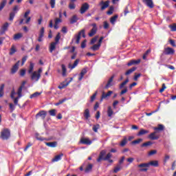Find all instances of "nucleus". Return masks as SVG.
Listing matches in <instances>:
<instances>
[{
  "mask_svg": "<svg viewBox=\"0 0 176 176\" xmlns=\"http://www.w3.org/2000/svg\"><path fill=\"white\" fill-rule=\"evenodd\" d=\"M153 143L151 141H148V142H144L143 143L142 145H141V148H146L148 146H151V145H153Z\"/></svg>",
  "mask_w": 176,
  "mask_h": 176,
  "instance_id": "obj_30",
  "label": "nucleus"
},
{
  "mask_svg": "<svg viewBox=\"0 0 176 176\" xmlns=\"http://www.w3.org/2000/svg\"><path fill=\"white\" fill-rule=\"evenodd\" d=\"M18 10H20V8H19V6H15L13 8V12L16 14Z\"/></svg>",
  "mask_w": 176,
  "mask_h": 176,
  "instance_id": "obj_61",
  "label": "nucleus"
},
{
  "mask_svg": "<svg viewBox=\"0 0 176 176\" xmlns=\"http://www.w3.org/2000/svg\"><path fill=\"white\" fill-rule=\"evenodd\" d=\"M140 142H142V139L139 138V139H137V140H133V141L132 142V144H133V145H135V144H140Z\"/></svg>",
  "mask_w": 176,
  "mask_h": 176,
  "instance_id": "obj_48",
  "label": "nucleus"
},
{
  "mask_svg": "<svg viewBox=\"0 0 176 176\" xmlns=\"http://www.w3.org/2000/svg\"><path fill=\"white\" fill-rule=\"evenodd\" d=\"M140 63H141V59L131 60L127 63V65L128 67H131V65H137L140 64Z\"/></svg>",
  "mask_w": 176,
  "mask_h": 176,
  "instance_id": "obj_14",
  "label": "nucleus"
},
{
  "mask_svg": "<svg viewBox=\"0 0 176 176\" xmlns=\"http://www.w3.org/2000/svg\"><path fill=\"white\" fill-rule=\"evenodd\" d=\"M157 153V151L152 150L148 153V156H153V155H156Z\"/></svg>",
  "mask_w": 176,
  "mask_h": 176,
  "instance_id": "obj_58",
  "label": "nucleus"
},
{
  "mask_svg": "<svg viewBox=\"0 0 176 176\" xmlns=\"http://www.w3.org/2000/svg\"><path fill=\"white\" fill-rule=\"evenodd\" d=\"M36 140H38V141H45V138L39 136V133L36 134Z\"/></svg>",
  "mask_w": 176,
  "mask_h": 176,
  "instance_id": "obj_52",
  "label": "nucleus"
},
{
  "mask_svg": "<svg viewBox=\"0 0 176 176\" xmlns=\"http://www.w3.org/2000/svg\"><path fill=\"white\" fill-rule=\"evenodd\" d=\"M17 52V50H16V47L14 45H12L10 49V55L12 56V54H14Z\"/></svg>",
  "mask_w": 176,
  "mask_h": 176,
  "instance_id": "obj_38",
  "label": "nucleus"
},
{
  "mask_svg": "<svg viewBox=\"0 0 176 176\" xmlns=\"http://www.w3.org/2000/svg\"><path fill=\"white\" fill-rule=\"evenodd\" d=\"M98 129H100V124H98L94 125L92 127V130L94 131V133H98Z\"/></svg>",
  "mask_w": 176,
  "mask_h": 176,
  "instance_id": "obj_40",
  "label": "nucleus"
},
{
  "mask_svg": "<svg viewBox=\"0 0 176 176\" xmlns=\"http://www.w3.org/2000/svg\"><path fill=\"white\" fill-rule=\"evenodd\" d=\"M31 79L33 82H38L41 79V74H38V72L35 71L32 73Z\"/></svg>",
  "mask_w": 176,
  "mask_h": 176,
  "instance_id": "obj_5",
  "label": "nucleus"
},
{
  "mask_svg": "<svg viewBox=\"0 0 176 176\" xmlns=\"http://www.w3.org/2000/svg\"><path fill=\"white\" fill-rule=\"evenodd\" d=\"M121 168H122V166H120V165H118L114 168L113 173H119V170H121Z\"/></svg>",
  "mask_w": 176,
  "mask_h": 176,
  "instance_id": "obj_50",
  "label": "nucleus"
},
{
  "mask_svg": "<svg viewBox=\"0 0 176 176\" xmlns=\"http://www.w3.org/2000/svg\"><path fill=\"white\" fill-rule=\"evenodd\" d=\"M31 146H32V143L28 142V145H26V146L24 148V152H27V151L28 150V148H31Z\"/></svg>",
  "mask_w": 176,
  "mask_h": 176,
  "instance_id": "obj_54",
  "label": "nucleus"
},
{
  "mask_svg": "<svg viewBox=\"0 0 176 176\" xmlns=\"http://www.w3.org/2000/svg\"><path fill=\"white\" fill-rule=\"evenodd\" d=\"M45 145L50 148H56L57 146V142H45Z\"/></svg>",
  "mask_w": 176,
  "mask_h": 176,
  "instance_id": "obj_23",
  "label": "nucleus"
},
{
  "mask_svg": "<svg viewBox=\"0 0 176 176\" xmlns=\"http://www.w3.org/2000/svg\"><path fill=\"white\" fill-rule=\"evenodd\" d=\"M148 138L149 140H151L153 141L155 140H159V138H160V135H158L157 131H155L154 132L148 135Z\"/></svg>",
  "mask_w": 176,
  "mask_h": 176,
  "instance_id": "obj_9",
  "label": "nucleus"
},
{
  "mask_svg": "<svg viewBox=\"0 0 176 176\" xmlns=\"http://www.w3.org/2000/svg\"><path fill=\"white\" fill-rule=\"evenodd\" d=\"M137 69V67H133L129 69H128L126 72H125V75L126 76H129V75H131V74H133V72H134V71H135Z\"/></svg>",
  "mask_w": 176,
  "mask_h": 176,
  "instance_id": "obj_24",
  "label": "nucleus"
},
{
  "mask_svg": "<svg viewBox=\"0 0 176 176\" xmlns=\"http://www.w3.org/2000/svg\"><path fill=\"white\" fill-rule=\"evenodd\" d=\"M57 45L56 43H52L50 46V52L53 53V51L56 50V46Z\"/></svg>",
  "mask_w": 176,
  "mask_h": 176,
  "instance_id": "obj_29",
  "label": "nucleus"
},
{
  "mask_svg": "<svg viewBox=\"0 0 176 176\" xmlns=\"http://www.w3.org/2000/svg\"><path fill=\"white\" fill-rule=\"evenodd\" d=\"M1 28L3 32H5V31H8V28H9V23L6 22L5 24L3 25Z\"/></svg>",
  "mask_w": 176,
  "mask_h": 176,
  "instance_id": "obj_39",
  "label": "nucleus"
},
{
  "mask_svg": "<svg viewBox=\"0 0 176 176\" xmlns=\"http://www.w3.org/2000/svg\"><path fill=\"white\" fill-rule=\"evenodd\" d=\"M149 53H151V50H148L147 51H146L142 56L143 60H146V57H148V54H149Z\"/></svg>",
  "mask_w": 176,
  "mask_h": 176,
  "instance_id": "obj_45",
  "label": "nucleus"
},
{
  "mask_svg": "<svg viewBox=\"0 0 176 176\" xmlns=\"http://www.w3.org/2000/svg\"><path fill=\"white\" fill-rule=\"evenodd\" d=\"M61 19L60 18L55 19V24L58 25L60 23H61Z\"/></svg>",
  "mask_w": 176,
  "mask_h": 176,
  "instance_id": "obj_63",
  "label": "nucleus"
},
{
  "mask_svg": "<svg viewBox=\"0 0 176 176\" xmlns=\"http://www.w3.org/2000/svg\"><path fill=\"white\" fill-rule=\"evenodd\" d=\"M143 3H144V5H146V6H148V8H150V9H153L154 8V5H153V1L152 0H142Z\"/></svg>",
  "mask_w": 176,
  "mask_h": 176,
  "instance_id": "obj_12",
  "label": "nucleus"
},
{
  "mask_svg": "<svg viewBox=\"0 0 176 176\" xmlns=\"http://www.w3.org/2000/svg\"><path fill=\"white\" fill-rule=\"evenodd\" d=\"M3 89H5V84H2L0 87V97H3Z\"/></svg>",
  "mask_w": 176,
  "mask_h": 176,
  "instance_id": "obj_37",
  "label": "nucleus"
},
{
  "mask_svg": "<svg viewBox=\"0 0 176 176\" xmlns=\"http://www.w3.org/2000/svg\"><path fill=\"white\" fill-rule=\"evenodd\" d=\"M50 5H51L52 9H54L56 6V0H50Z\"/></svg>",
  "mask_w": 176,
  "mask_h": 176,
  "instance_id": "obj_49",
  "label": "nucleus"
},
{
  "mask_svg": "<svg viewBox=\"0 0 176 176\" xmlns=\"http://www.w3.org/2000/svg\"><path fill=\"white\" fill-rule=\"evenodd\" d=\"M75 8H76L75 3H70L69 4V9H71L72 10L75 9Z\"/></svg>",
  "mask_w": 176,
  "mask_h": 176,
  "instance_id": "obj_60",
  "label": "nucleus"
},
{
  "mask_svg": "<svg viewBox=\"0 0 176 176\" xmlns=\"http://www.w3.org/2000/svg\"><path fill=\"white\" fill-rule=\"evenodd\" d=\"M22 36H23V33H17L14 35L13 39L14 41H19L21 39Z\"/></svg>",
  "mask_w": 176,
  "mask_h": 176,
  "instance_id": "obj_28",
  "label": "nucleus"
},
{
  "mask_svg": "<svg viewBox=\"0 0 176 176\" xmlns=\"http://www.w3.org/2000/svg\"><path fill=\"white\" fill-rule=\"evenodd\" d=\"M89 8H90V5L87 3H84L80 9V14H84V13H86L89 10Z\"/></svg>",
  "mask_w": 176,
  "mask_h": 176,
  "instance_id": "obj_7",
  "label": "nucleus"
},
{
  "mask_svg": "<svg viewBox=\"0 0 176 176\" xmlns=\"http://www.w3.org/2000/svg\"><path fill=\"white\" fill-rule=\"evenodd\" d=\"M15 94H16V91H14V89H12L11 91V95H10L11 98H14Z\"/></svg>",
  "mask_w": 176,
  "mask_h": 176,
  "instance_id": "obj_62",
  "label": "nucleus"
},
{
  "mask_svg": "<svg viewBox=\"0 0 176 176\" xmlns=\"http://www.w3.org/2000/svg\"><path fill=\"white\" fill-rule=\"evenodd\" d=\"M169 28H170V31H176V24L173 23V25H170Z\"/></svg>",
  "mask_w": 176,
  "mask_h": 176,
  "instance_id": "obj_53",
  "label": "nucleus"
},
{
  "mask_svg": "<svg viewBox=\"0 0 176 176\" xmlns=\"http://www.w3.org/2000/svg\"><path fill=\"white\" fill-rule=\"evenodd\" d=\"M97 91H96L93 96H91V102H93L96 100V97H97Z\"/></svg>",
  "mask_w": 176,
  "mask_h": 176,
  "instance_id": "obj_55",
  "label": "nucleus"
},
{
  "mask_svg": "<svg viewBox=\"0 0 176 176\" xmlns=\"http://www.w3.org/2000/svg\"><path fill=\"white\" fill-rule=\"evenodd\" d=\"M129 83V79L125 80L120 85V89H123L125 85H127Z\"/></svg>",
  "mask_w": 176,
  "mask_h": 176,
  "instance_id": "obj_46",
  "label": "nucleus"
},
{
  "mask_svg": "<svg viewBox=\"0 0 176 176\" xmlns=\"http://www.w3.org/2000/svg\"><path fill=\"white\" fill-rule=\"evenodd\" d=\"M0 138L3 140H9L10 138V130L8 129H4L1 132Z\"/></svg>",
  "mask_w": 176,
  "mask_h": 176,
  "instance_id": "obj_2",
  "label": "nucleus"
},
{
  "mask_svg": "<svg viewBox=\"0 0 176 176\" xmlns=\"http://www.w3.org/2000/svg\"><path fill=\"white\" fill-rule=\"evenodd\" d=\"M6 3H8L7 0H2V1L0 3V12H1L3 8H5V6H6Z\"/></svg>",
  "mask_w": 176,
  "mask_h": 176,
  "instance_id": "obj_31",
  "label": "nucleus"
},
{
  "mask_svg": "<svg viewBox=\"0 0 176 176\" xmlns=\"http://www.w3.org/2000/svg\"><path fill=\"white\" fill-rule=\"evenodd\" d=\"M113 78H115V76H112L109 79V81H108L107 84L106 85V86L104 87V89H109V87H111V86H112V82H113Z\"/></svg>",
  "mask_w": 176,
  "mask_h": 176,
  "instance_id": "obj_20",
  "label": "nucleus"
},
{
  "mask_svg": "<svg viewBox=\"0 0 176 176\" xmlns=\"http://www.w3.org/2000/svg\"><path fill=\"white\" fill-rule=\"evenodd\" d=\"M127 144V138H124V139L121 141L120 145V146H124Z\"/></svg>",
  "mask_w": 176,
  "mask_h": 176,
  "instance_id": "obj_41",
  "label": "nucleus"
},
{
  "mask_svg": "<svg viewBox=\"0 0 176 176\" xmlns=\"http://www.w3.org/2000/svg\"><path fill=\"white\" fill-rule=\"evenodd\" d=\"M91 25L93 27V28L91 30V31L88 34V36L90 37L94 36V35L97 34V30H98V28H97V24L92 23Z\"/></svg>",
  "mask_w": 176,
  "mask_h": 176,
  "instance_id": "obj_4",
  "label": "nucleus"
},
{
  "mask_svg": "<svg viewBox=\"0 0 176 176\" xmlns=\"http://www.w3.org/2000/svg\"><path fill=\"white\" fill-rule=\"evenodd\" d=\"M153 130H155V131H163V130H164V125L158 124L157 127L153 128Z\"/></svg>",
  "mask_w": 176,
  "mask_h": 176,
  "instance_id": "obj_26",
  "label": "nucleus"
},
{
  "mask_svg": "<svg viewBox=\"0 0 176 176\" xmlns=\"http://www.w3.org/2000/svg\"><path fill=\"white\" fill-rule=\"evenodd\" d=\"M45 34V28H41L40 30L39 36H43Z\"/></svg>",
  "mask_w": 176,
  "mask_h": 176,
  "instance_id": "obj_57",
  "label": "nucleus"
},
{
  "mask_svg": "<svg viewBox=\"0 0 176 176\" xmlns=\"http://www.w3.org/2000/svg\"><path fill=\"white\" fill-rule=\"evenodd\" d=\"M80 144H82V145H91L93 141L90 140L89 138H82L80 140Z\"/></svg>",
  "mask_w": 176,
  "mask_h": 176,
  "instance_id": "obj_6",
  "label": "nucleus"
},
{
  "mask_svg": "<svg viewBox=\"0 0 176 176\" xmlns=\"http://www.w3.org/2000/svg\"><path fill=\"white\" fill-rule=\"evenodd\" d=\"M92 170H93V165L91 164H89L85 169V173L87 174L89 173H91Z\"/></svg>",
  "mask_w": 176,
  "mask_h": 176,
  "instance_id": "obj_25",
  "label": "nucleus"
},
{
  "mask_svg": "<svg viewBox=\"0 0 176 176\" xmlns=\"http://www.w3.org/2000/svg\"><path fill=\"white\" fill-rule=\"evenodd\" d=\"M14 16H16V12L10 13V17H9L10 21H13V19H14Z\"/></svg>",
  "mask_w": 176,
  "mask_h": 176,
  "instance_id": "obj_44",
  "label": "nucleus"
},
{
  "mask_svg": "<svg viewBox=\"0 0 176 176\" xmlns=\"http://www.w3.org/2000/svg\"><path fill=\"white\" fill-rule=\"evenodd\" d=\"M61 68H62V75H63V76H67V67H65V65H62Z\"/></svg>",
  "mask_w": 176,
  "mask_h": 176,
  "instance_id": "obj_33",
  "label": "nucleus"
},
{
  "mask_svg": "<svg viewBox=\"0 0 176 176\" xmlns=\"http://www.w3.org/2000/svg\"><path fill=\"white\" fill-rule=\"evenodd\" d=\"M67 98H65L62 100H60L58 102L55 103V105L57 107L58 105H60V104H63V102H65L67 101Z\"/></svg>",
  "mask_w": 176,
  "mask_h": 176,
  "instance_id": "obj_42",
  "label": "nucleus"
},
{
  "mask_svg": "<svg viewBox=\"0 0 176 176\" xmlns=\"http://www.w3.org/2000/svg\"><path fill=\"white\" fill-rule=\"evenodd\" d=\"M105 155H107L105 156ZM104 156H105V157H104ZM111 157H112V154L111 153H108L107 154V151L102 150L100 151V153L99 154V157L96 160L98 163H100V162H101V160H104V161L109 160V159H111Z\"/></svg>",
  "mask_w": 176,
  "mask_h": 176,
  "instance_id": "obj_1",
  "label": "nucleus"
},
{
  "mask_svg": "<svg viewBox=\"0 0 176 176\" xmlns=\"http://www.w3.org/2000/svg\"><path fill=\"white\" fill-rule=\"evenodd\" d=\"M99 6H101V10H105V9L109 6V1H107L105 2L104 1H101Z\"/></svg>",
  "mask_w": 176,
  "mask_h": 176,
  "instance_id": "obj_11",
  "label": "nucleus"
},
{
  "mask_svg": "<svg viewBox=\"0 0 176 176\" xmlns=\"http://www.w3.org/2000/svg\"><path fill=\"white\" fill-rule=\"evenodd\" d=\"M39 116L41 118H42L43 119H45V118H46V111H41L40 112H38L36 115V118H39Z\"/></svg>",
  "mask_w": 176,
  "mask_h": 176,
  "instance_id": "obj_21",
  "label": "nucleus"
},
{
  "mask_svg": "<svg viewBox=\"0 0 176 176\" xmlns=\"http://www.w3.org/2000/svg\"><path fill=\"white\" fill-rule=\"evenodd\" d=\"M63 156H64L63 153H60L58 155H56L52 160V163H56V162H60V160H61Z\"/></svg>",
  "mask_w": 176,
  "mask_h": 176,
  "instance_id": "obj_15",
  "label": "nucleus"
},
{
  "mask_svg": "<svg viewBox=\"0 0 176 176\" xmlns=\"http://www.w3.org/2000/svg\"><path fill=\"white\" fill-rule=\"evenodd\" d=\"M175 53V50L171 47H166L164 50V54H166L167 56L170 54H174Z\"/></svg>",
  "mask_w": 176,
  "mask_h": 176,
  "instance_id": "obj_13",
  "label": "nucleus"
},
{
  "mask_svg": "<svg viewBox=\"0 0 176 176\" xmlns=\"http://www.w3.org/2000/svg\"><path fill=\"white\" fill-rule=\"evenodd\" d=\"M146 134H149V131L144 129H141L140 131L138 133V137H141V135H145Z\"/></svg>",
  "mask_w": 176,
  "mask_h": 176,
  "instance_id": "obj_17",
  "label": "nucleus"
},
{
  "mask_svg": "<svg viewBox=\"0 0 176 176\" xmlns=\"http://www.w3.org/2000/svg\"><path fill=\"white\" fill-rule=\"evenodd\" d=\"M79 61H80L79 59H76V60L74 61V63L73 65H71V64L69 65V68L70 69H74V68L78 67V64H79Z\"/></svg>",
  "mask_w": 176,
  "mask_h": 176,
  "instance_id": "obj_22",
  "label": "nucleus"
},
{
  "mask_svg": "<svg viewBox=\"0 0 176 176\" xmlns=\"http://www.w3.org/2000/svg\"><path fill=\"white\" fill-rule=\"evenodd\" d=\"M100 47H101V45L100 44H95L92 47H90L91 50H93V52H97V50H100Z\"/></svg>",
  "mask_w": 176,
  "mask_h": 176,
  "instance_id": "obj_27",
  "label": "nucleus"
},
{
  "mask_svg": "<svg viewBox=\"0 0 176 176\" xmlns=\"http://www.w3.org/2000/svg\"><path fill=\"white\" fill-rule=\"evenodd\" d=\"M68 85H69V82H67L66 85L61 84V85H59L58 87V89H60V90H62V89H64L65 87H67V86H68Z\"/></svg>",
  "mask_w": 176,
  "mask_h": 176,
  "instance_id": "obj_59",
  "label": "nucleus"
},
{
  "mask_svg": "<svg viewBox=\"0 0 176 176\" xmlns=\"http://www.w3.org/2000/svg\"><path fill=\"white\" fill-rule=\"evenodd\" d=\"M97 39H98V36H95L91 40V44L94 45V43H96V42H97Z\"/></svg>",
  "mask_w": 176,
  "mask_h": 176,
  "instance_id": "obj_56",
  "label": "nucleus"
},
{
  "mask_svg": "<svg viewBox=\"0 0 176 176\" xmlns=\"http://www.w3.org/2000/svg\"><path fill=\"white\" fill-rule=\"evenodd\" d=\"M87 74V68H84L81 70L80 73V76L78 78V80H82L83 79V76Z\"/></svg>",
  "mask_w": 176,
  "mask_h": 176,
  "instance_id": "obj_18",
  "label": "nucleus"
},
{
  "mask_svg": "<svg viewBox=\"0 0 176 176\" xmlns=\"http://www.w3.org/2000/svg\"><path fill=\"white\" fill-rule=\"evenodd\" d=\"M112 93H113L112 91H109L107 94H105V92H102V96H101V101L105 98H108V97H111L112 95Z\"/></svg>",
  "mask_w": 176,
  "mask_h": 176,
  "instance_id": "obj_16",
  "label": "nucleus"
},
{
  "mask_svg": "<svg viewBox=\"0 0 176 176\" xmlns=\"http://www.w3.org/2000/svg\"><path fill=\"white\" fill-rule=\"evenodd\" d=\"M175 167H176V161L175 160L172 164L171 170H175Z\"/></svg>",
  "mask_w": 176,
  "mask_h": 176,
  "instance_id": "obj_64",
  "label": "nucleus"
},
{
  "mask_svg": "<svg viewBox=\"0 0 176 176\" xmlns=\"http://www.w3.org/2000/svg\"><path fill=\"white\" fill-rule=\"evenodd\" d=\"M20 65V60H18L12 67L11 74L13 75L19 71V67Z\"/></svg>",
  "mask_w": 176,
  "mask_h": 176,
  "instance_id": "obj_10",
  "label": "nucleus"
},
{
  "mask_svg": "<svg viewBox=\"0 0 176 176\" xmlns=\"http://www.w3.org/2000/svg\"><path fill=\"white\" fill-rule=\"evenodd\" d=\"M80 35H82V38H86V35L85 34V30H82L78 34H76L75 38L72 40V42H74V41L76 39V43H79V42H80Z\"/></svg>",
  "mask_w": 176,
  "mask_h": 176,
  "instance_id": "obj_3",
  "label": "nucleus"
},
{
  "mask_svg": "<svg viewBox=\"0 0 176 176\" xmlns=\"http://www.w3.org/2000/svg\"><path fill=\"white\" fill-rule=\"evenodd\" d=\"M60 38H61V36L60 35V33H58L56 36L55 37V42L54 43L58 44Z\"/></svg>",
  "mask_w": 176,
  "mask_h": 176,
  "instance_id": "obj_43",
  "label": "nucleus"
},
{
  "mask_svg": "<svg viewBox=\"0 0 176 176\" xmlns=\"http://www.w3.org/2000/svg\"><path fill=\"white\" fill-rule=\"evenodd\" d=\"M148 164V167L152 166L153 167H159V162L157 160L151 161L150 162L147 163Z\"/></svg>",
  "mask_w": 176,
  "mask_h": 176,
  "instance_id": "obj_19",
  "label": "nucleus"
},
{
  "mask_svg": "<svg viewBox=\"0 0 176 176\" xmlns=\"http://www.w3.org/2000/svg\"><path fill=\"white\" fill-rule=\"evenodd\" d=\"M84 116L85 119H89L90 118V112L89 111H85L84 113Z\"/></svg>",
  "mask_w": 176,
  "mask_h": 176,
  "instance_id": "obj_51",
  "label": "nucleus"
},
{
  "mask_svg": "<svg viewBox=\"0 0 176 176\" xmlns=\"http://www.w3.org/2000/svg\"><path fill=\"white\" fill-rule=\"evenodd\" d=\"M34 66H35V65L32 62H31L30 65L29 70H28L29 74H32V72L34 71Z\"/></svg>",
  "mask_w": 176,
  "mask_h": 176,
  "instance_id": "obj_36",
  "label": "nucleus"
},
{
  "mask_svg": "<svg viewBox=\"0 0 176 176\" xmlns=\"http://www.w3.org/2000/svg\"><path fill=\"white\" fill-rule=\"evenodd\" d=\"M78 21V16L76 15L73 16L70 19V23L74 24V23H76Z\"/></svg>",
  "mask_w": 176,
  "mask_h": 176,
  "instance_id": "obj_35",
  "label": "nucleus"
},
{
  "mask_svg": "<svg viewBox=\"0 0 176 176\" xmlns=\"http://www.w3.org/2000/svg\"><path fill=\"white\" fill-rule=\"evenodd\" d=\"M42 94V92H35L33 94L30 96V98H36L37 97H39V96Z\"/></svg>",
  "mask_w": 176,
  "mask_h": 176,
  "instance_id": "obj_34",
  "label": "nucleus"
},
{
  "mask_svg": "<svg viewBox=\"0 0 176 176\" xmlns=\"http://www.w3.org/2000/svg\"><path fill=\"white\" fill-rule=\"evenodd\" d=\"M138 167L139 169V171H144L146 172L148 171V167H149V164L148 163H142L139 165H138Z\"/></svg>",
  "mask_w": 176,
  "mask_h": 176,
  "instance_id": "obj_8",
  "label": "nucleus"
},
{
  "mask_svg": "<svg viewBox=\"0 0 176 176\" xmlns=\"http://www.w3.org/2000/svg\"><path fill=\"white\" fill-rule=\"evenodd\" d=\"M22 91H23V87H19V88L18 89V91H17V94H18L19 98H21Z\"/></svg>",
  "mask_w": 176,
  "mask_h": 176,
  "instance_id": "obj_47",
  "label": "nucleus"
},
{
  "mask_svg": "<svg viewBox=\"0 0 176 176\" xmlns=\"http://www.w3.org/2000/svg\"><path fill=\"white\" fill-rule=\"evenodd\" d=\"M118 15H115L111 18L110 22L113 25H115V23L116 22V20H118Z\"/></svg>",
  "mask_w": 176,
  "mask_h": 176,
  "instance_id": "obj_32",
  "label": "nucleus"
}]
</instances>
